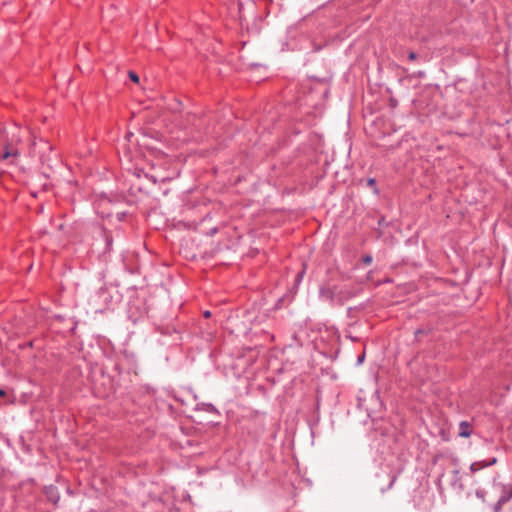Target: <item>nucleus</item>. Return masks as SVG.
Instances as JSON below:
<instances>
[{
	"mask_svg": "<svg viewBox=\"0 0 512 512\" xmlns=\"http://www.w3.org/2000/svg\"><path fill=\"white\" fill-rule=\"evenodd\" d=\"M31 153L38 155L41 162L43 164H47L48 166H51V162L53 160L52 154L56 158V153H54L53 146L47 140L42 138L32 143Z\"/></svg>",
	"mask_w": 512,
	"mask_h": 512,
	"instance_id": "1",
	"label": "nucleus"
},
{
	"mask_svg": "<svg viewBox=\"0 0 512 512\" xmlns=\"http://www.w3.org/2000/svg\"><path fill=\"white\" fill-rule=\"evenodd\" d=\"M19 156V151L10 144H6L3 147V152L0 154L1 160L11 159L10 162L14 163L15 159Z\"/></svg>",
	"mask_w": 512,
	"mask_h": 512,
	"instance_id": "2",
	"label": "nucleus"
},
{
	"mask_svg": "<svg viewBox=\"0 0 512 512\" xmlns=\"http://www.w3.org/2000/svg\"><path fill=\"white\" fill-rule=\"evenodd\" d=\"M44 494L46 495L48 501L52 502L53 504H57L60 499V494L54 485H48L44 487Z\"/></svg>",
	"mask_w": 512,
	"mask_h": 512,
	"instance_id": "3",
	"label": "nucleus"
},
{
	"mask_svg": "<svg viewBox=\"0 0 512 512\" xmlns=\"http://www.w3.org/2000/svg\"><path fill=\"white\" fill-rule=\"evenodd\" d=\"M472 424L468 421H461L458 426V436L468 438L472 434Z\"/></svg>",
	"mask_w": 512,
	"mask_h": 512,
	"instance_id": "4",
	"label": "nucleus"
},
{
	"mask_svg": "<svg viewBox=\"0 0 512 512\" xmlns=\"http://www.w3.org/2000/svg\"><path fill=\"white\" fill-rule=\"evenodd\" d=\"M512 498V491H505L494 505V512H500L502 505Z\"/></svg>",
	"mask_w": 512,
	"mask_h": 512,
	"instance_id": "5",
	"label": "nucleus"
},
{
	"mask_svg": "<svg viewBox=\"0 0 512 512\" xmlns=\"http://www.w3.org/2000/svg\"><path fill=\"white\" fill-rule=\"evenodd\" d=\"M496 462H497V459L495 457L492 458L491 460H489L488 462H475V463L471 464L470 470H471V472H475L476 470H479L481 468L494 465Z\"/></svg>",
	"mask_w": 512,
	"mask_h": 512,
	"instance_id": "6",
	"label": "nucleus"
},
{
	"mask_svg": "<svg viewBox=\"0 0 512 512\" xmlns=\"http://www.w3.org/2000/svg\"><path fill=\"white\" fill-rule=\"evenodd\" d=\"M319 293L322 299L329 301L334 299V291L330 287H321Z\"/></svg>",
	"mask_w": 512,
	"mask_h": 512,
	"instance_id": "7",
	"label": "nucleus"
},
{
	"mask_svg": "<svg viewBox=\"0 0 512 512\" xmlns=\"http://www.w3.org/2000/svg\"><path fill=\"white\" fill-rule=\"evenodd\" d=\"M367 185L369 187H372L374 189V193L375 194H378L379 193V190L377 189L376 187V180L374 178H369L367 179Z\"/></svg>",
	"mask_w": 512,
	"mask_h": 512,
	"instance_id": "8",
	"label": "nucleus"
},
{
	"mask_svg": "<svg viewBox=\"0 0 512 512\" xmlns=\"http://www.w3.org/2000/svg\"><path fill=\"white\" fill-rule=\"evenodd\" d=\"M128 76H129V78H130L133 82H135V83H138V82H139V76L137 75V73H136V72H134V71H129V72H128Z\"/></svg>",
	"mask_w": 512,
	"mask_h": 512,
	"instance_id": "9",
	"label": "nucleus"
},
{
	"mask_svg": "<svg viewBox=\"0 0 512 512\" xmlns=\"http://www.w3.org/2000/svg\"><path fill=\"white\" fill-rule=\"evenodd\" d=\"M104 235H105L107 250H110V247L112 245V237L106 231H104Z\"/></svg>",
	"mask_w": 512,
	"mask_h": 512,
	"instance_id": "10",
	"label": "nucleus"
},
{
	"mask_svg": "<svg viewBox=\"0 0 512 512\" xmlns=\"http://www.w3.org/2000/svg\"><path fill=\"white\" fill-rule=\"evenodd\" d=\"M427 333H428V332H427L426 330H424V329H417V330L415 331V337H416V339H419V337H420L421 335H423V334H427Z\"/></svg>",
	"mask_w": 512,
	"mask_h": 512,
	"instance_id": "11",
	"label": "nucleus"
},
{
	"mask_svg": "<svg viewBox=\"0 0 512 512\" xmlns=\"http://www.w3.org/2000/svg\"><path fill=\"white\" fill-rule=\"evenodd\" d=\"M363 262L367 265L371 264L372 262V256L371 255H366L363 257Z\"/></svg>",
	"mask_w": 512,
	"mask_h": 512,
	"instance_id": "12",
	"label": "nucleus"
},
{
	"mask_svg": "<svg viewBox=\"0 0 512 512\" xmlns=\"http://www.w3.org/2000/svg\"><path fill=\"white\" fill-rule=\"evenodd\" d=\"M408 59L411 60V61H414L417 59V54L413 51L409 52L408 54Z\"/></svg>",
	"mask_w": 512,
	"mask_h": 512,
	"instance_id": "13",
	"label": "nucleus"
},
{
	"mask_svg": "<svg viewBox=\"0 0 512 512\" xmlns=\"http://www.w3.org/2000/svg\"><path fill=\"white\" fill-rule=\"evenodd\" d=\"M303 275H304V270H302L301 272H299L297 274L296 281H298V282L301 281Z\"/></svg>",
	"mask_w": 512,
	"mask_h": 512,
	"instance_id": "14",
	"label": "nucleus"
},
{
	"mask_svg": "<svg viewBox=\"0 0 512 512\" xmlns=\"http://www.w3.org/2000/svg\"><path fill=\"white\" fill-rule=\"evenodd\" d=\"M210 316H211L210 311H205V312H204V317H205V318H209Z\"/></svg>",
	"mask_w": 512,
	"mask_h": 512,
	"instance_id": "15",
	"label": "nucleus"
},
{
	"mask_svg": "<svg viewBox=\"0 0 512 512\" xmlns=\"http://www.w3.org/2000/svg\"><path fill=\"white\" fill-rule=\"evenodd\" d=\"M6 396V392L3 389H0V397Z\"/></svg>",
	"mask_w": 512,
	"mask_h": 512,
	"instance_id": "16",
	"label": "nucleus"
},
{
	"mask_svg": "<svg viewBox=\"0 0 512 512\" xmlns=\"http://www.w3.org/2000/svg\"><path fill=\"white\" fill-rule=\"evenodd\" d=\"M395 480H396V477H393L391 479L390 484H389V488L392 487V485L394 484Z\"/></svg>",
	"mask_w": 512,
	"mask_h": 512,
	"instance_id": "17",
	"label": "nucleus"
},
{
	"mask_svg": "<svg viewBox=\"0 0 512 512\" xmlns=\"http://www.w3.org/2000/svg\"><path fill=\"white\" fill-rule=\"evenodd\" d=\"M476 495H477L478 497L482 498V497H483V492H482V491H477V492H476Z\"/></svg>",
	"mask_w": 512,
	"mask_h": 512,
	"instance_id": "18",
	"label": "nucleus"
},
{
	"mask_svg": "<svg viewBox=\"0 0 512 512\" xmlns=\"http://www.w3.org/2000/svg\"><path fill=\"white\" fill-rule=\"evenodd\" d=\"M453 473L455 475V478H457V476L459 475V470H454Z\"/></svg>",
	"mask_w": 512,
	"mask_h": 512,
	"instance_id": "19",
	"label": "nucleus"
},
{
	"mask_svg": "<svg viewBox=\"0 0 512 512\" xmlns=\"http://www.w3.org/2000/svg\"><path fill=\"white\" fill-rule=\"evenodd\" d=\"M363 358H364V355H362L361 357H359V362L363 361Z\"/></svg>",
	"mask_w": 512,
	"mask_h": 512,
	"instance_id": "20",
	"label": "nucleus"
}]
</instances>
